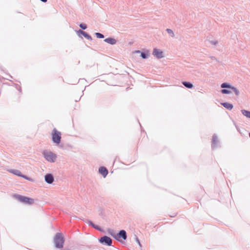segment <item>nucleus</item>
I'll return each instance as SVG.
<instances>
[{"mask_svg": "<svg viewBox=\"0 0 250 250\" xmlns=\"http://www.w3.org/2000/svg\"><path fill=\"white\" fill-rule=\"evenodd\" d=\"M215 140H216V138L213 137V140H212L213 143H214L215 142Z\"/></svg>", "mask_w": 250, "mask_h": 250, "instance_id": "obj_29", "label": "nucleus"}, {"mask_svg": "<svg viewBox=\"0 0 250 250\" xmlns=\"http://www.w3.org/2000/svg\"><path fill=\"white\" fill-rule=\"evenodd\" d=\"M221 92L223 94H229L231 92L230 90H227V89H222L221 90Z\"/></svg>", "mask_w": 250, "mask_h": 250, "instance_id": "obj_21", "label": "nucleus"}, {"mask_svg": "<svg viewBox=\"0 0 250 250\" xmlns=\"http://www.w3.org/2000/svg\"><path fill=\"white\" fill-rule=\"evenodd\" d=\"M231 89L232 90V91L235 93V94L236 95H239V90L237 88H235L234 87H231Z\"/></svg>", "mask_w": 250, "mask_h": 250, "instance_id": "obj_20", "label": "nucleus"}, {"mask_svg": "<svg viewBox=\"0 0 250 250\" xmlns=\"http://www.w3.org/2000/svg\"><path fill=\"white\" fill-rule=\"evenodd\" d=\"M108 232L109 233H110V234L113 237V236H114L115 235H116V234L115 233L114 230L113 229H109V230H108Z\"/></svg>", "mask_w": 250, "mask_h": 250, "instance_id": "obj_22", "label": "nucleus"}, {"mask_svg": "<svg viewBox=\"0 0 250 250\" xmlns=\"http://www.w3.org/2000/svg\"><path fill=\"white\" fill-rule=\"evenodd\" d=\"M79 26L81 28H82L83 30H85L87 28V25L86 24L82 23L79 25Z\"/></svg>", "mask_w": 250, "mask_h": 250, "instance_id": "obj_19", "label": "nucleus"}, {"mask_svg": "<svg viewBox=\"0 0 250 250\" xmlns=\"http://www.w3.org/2000/svg\"><path fill=\"white\" fill-rule=\"evenodd\" d=\"M21 177H23L25 179L28 180L29 181H32V180L31 178L28 177L26 175H23V174H22V176H21Z\"/></svg>", "mask_w": 250, "mask_h": 250, "instance_id": "obj_24", "label": "nucleus"}, {"mask_svg": "<svg viewBox=\"0 0 250 250\" xmlns=\"http://www.w3.org/2000/svg\"><path fill=\"white\" fill-rule=\"evenodd\" d=\"M99 242L105 245H107L108 246H110L112 245V240L109 237L104 235L100 238L99 239Z\"/></svg>", "mask_w": 250, "mask_h": 250, "instance_id": "obj_6", "label": "nucleus"}, {"mask_svg": "<svg viewBox=\"0 0 250 250\" xmlns=\"http://www.w3.org/2000/svg\"><path fill=\"white\" fill-rule=\"evenodd\" d=\"M135 52H136V53H141V52H141V51H140V50H137V51H136Z\"/></svg>", "mask_w": 250, "mask_h": 250, "instance_id": "obj_31", "label": "nucleus"}, {"mask_svg": "<svg viewBox=\"0 0 250 250\" xmlns=\"http://www.w3.org/2000/svg\"><path fill=\"white\" fill-rule=\"evenodd\" d=\"M95 34L97 38L103 39L104 37V35L103 34L99 32H96L95 33Z\"/></svg>", "mask_w": 250, "mask_h": 250, "instance_id": "obj_17", "label": "nucleus"}, {"mask_svg": "<svg viewBox=\"0 0 250 250\" xmlns=\"http://www.w3.org/2000/svg\"><path fill=\"white\" fill-rule=\"evenodd\" d=\"M241 112L242 114L245 116L246 117L250 118V111L246 110H242Z\"/></svg>", "mask_w": 250, "mask_h": 250, "instance_id": "obj_14", "label": "nucleus"}, {"mask_svg": "<svg viewBox=\"0 0 250 250\" xmlns=\"http://www.w3.org/2000/svg\"><path fill=\"white\" fill-rule=\"evenodd\" d=\"M85 31L82 30H81V29H79L78 31H77V33L79 34H81L83 35V32H84Z\"/></svg>", "mask_w": 250, "mask_h": 250, "instance_id": "obj_27", "label": "nucleus"}, {"mask_svg": "<svg viewBox=\"0 0 250 250\" xmlns=\"http://www.w3.org/2000/svg\"><path fill=\"white\" fill-rule=\"evenodd\" d=\"M135 240H136V241L137 242V243L140 246H141V243H140V242L139 241V238L136 236L135 237Z\"/></svg>", "mask_w": 250, "mask_h": 250, "instance_id": "obj_26", "label": "nucleus"}, {"mask_svg": "<svg viewBox=\"0 0 250 250\" xmlns=\"http://www.w3.org/2000/svg\"><path fill=\"white\" fill-rule=\"evenodd\" d=\"M183 84L186 86L187 87V88H191L193 87V85L192 83H189V82H183Z\"/></svg>", "mask_w": 250, "mask_h": 250, "instance_id": "obj_15", "label": "nucleus"}, {"mask_svg": "<svg viewBox=\"0 0 250 250\" xmlns=\"http://www.w3.org/2000/svg\"><path fill=\"white\" fill-rule=\"evenodd\" d=\"M93 228L99 231H102L101 228L97 225H95V224Z\"/></svg>", "mask_w": 250, "mask_h": 250, "instance_id": "obj_23", "label": "nucleus"}, {"mask_svg": "<svg viewBox=\"0 0 250 250\" xmlns=\"http://www.w3.org/2000/svg\"><path fill=\"white\" fill-rule=\"evenodd\" d=\"M12 172L14 174L17 175L19 177L22 176V174H21V172L19 170H17V169L12 170Z\"/></svg>", "mask_w": 250, "mask_h": 250, "instance_id": "obj_12", "label": "nucleus"}, {"mask_svg": "<svg viewBox=\"0 0 250 250\" xmlns=\"http://www.w3.org/2000/svg\"><path fill=\"white\" fill-rule=\"evenodd\" d=\"M152 54L158 59H161L163 57V52L157 48L153 49Z\"/></svg>", "mask_w": 250, "mask_h": 250, "instance_id": "obj_8", "label": "nucleus"}, {"mask_svg": "<svg viewBox=\"0 0 250 250\" xmlns=\"http://www.w3.org/2000/svg\"><path fill=\"white\" fill-rule=\"evenodd\" d=\"M45 181L49 184H51L53 183L54 181V178L53 175L50 173H47L44 176Z\"/></svg>", "mask_w": 250, "mask_h": 250, "instance_id": "obj_7", "label": "nucleus"}, {"mask_svg": "<svg viewBox=\"0 0 250 250\" xmlns=\"http://www.w3.org/2000/svg\"><path fill=\"white\" fill-rule=\"evenodd\" d=\"M113 238L115 239L116 240L121 242L120 238L123 239L125 240L127 238V233L125 230L122 229L119 231V232L114 236H113Z\"/></svg>", "mask_w": 250, "mask_h": 250, "instance_id": "obj_5", "label": "nucleus"}, {"mask_svg": "<svg viewBox=\"0 0 250 250\" xmlns=\"http://www.w3.org/2000/svg\"><path fill=\"white\" fill-rule=\"evenodd\" d=\"M41 1L43 2H47V0H40Z\"/></svg>", "mask_w": 250, "mask_h": 250, "instance_id": "obj_30", "label": "nucleus"}, {"mask_svg": "<svg viewBox=\"0 0 250 250\" xmlns=\"http://www.w3.org/2000/svg\"><path fill=\"white\" fill-rule=\"evenodd\" d=\"M222 104L225 107V108L231 110L232 109L233 106L232 104L228 103H222Z\"/></svg>", "mask_w": 250, "mask_h": 250, "instance_id": "obj_11", "label": "nucleus"}, {"mask_svg": "<svg viewBox=\"0 0 250 250\" xmlns=\"http://www.w3.org/2000/svg\"><path fill=\"white\" fill-rule=\"evenodd\" d=\"M83 36H84L85 38H86L87 40L92 41V38L90 35H89L86 32H83Z\"/></svg>", "mask_w": 250, "mask_h": 250, "instance_id": "obj_16", "label": "nucleus"}, {"mask_svg": "<svg viewBox=\"0 0 250 250\" xmlns=\"http://www.w3.org/2000/svg\"><path fill=\"white\" fill-rule=\"evenodd\" d=\"M43 155L47 161L51 163L54 162L57 157L56 154L51 151H44Z\"/></svg>", "mask_w": 250, "mask_h": 250, "instance_id": "obj_4", "label": "nucleus"}, {"mask_svg": "<svg viewBox=\"0 0 250 250\" xmlns=\"http://www.w3.org/2000/svg\"><path fill=\"white\" fill-rule=\"evenodd\" d=\"M87 223L89 224V226H91L92 228L94 226V224L91 221L88 220Z\"/></svg>", "mask_w": 250, "mask_h": 250, "instance_id": "obj_25", "label": "nucleus"}, {"mask_svg": "<svg viewBox=\"0 0 250 250\" xmlns=\"http://www.w3.org/2000/svg\"><path fill=\"white\" fill-rule=\"evenodd\" d=\"M249 136H250V133L249 134Z\"/></svg>", "mask_w": 250, "mask_h": 250, "instance_id": "obj_32", "label": "nucleus"}, {"mask_svg": "<svg viewBox=\"0 0 250 250\" xmlns=\"http://www.w3.org/2000/svg\"><path fill=\"white\" fill-rule=\"evenodd\" d=\"M167 32L169 34H170L171 33H172V29H170L167 28Z\"/></svg>", "mask_w": 250, "mask_h": 250, "instance_id": "obj_28", "label": "nucleus"}, {"mask_svg": "<svg viewBox=\"0 0 250 250\" xmlns=\"http://www.w3.org/2000/svg\"><path fill=\"white\" fill-rule=\"evenodd\" d=\"M221 87L222 88H230L231 89V86L228 84L227 83H223L221 84Z\"/></svg>", "mask_w": 250, "mask_h": 250, "instance_id": "obj_18", "label": "nucleus"}, {"mask_svg": "<svg viewBox=\"0 0 250 250\" xmlns=\"http://www.w3.org/2000/svg\"><path fill=\"white\" fill-rule=\"evenodd\" d=\"M104 41L111 45L115 44L117 42V41L113 38H107L104 40Z\"/></svg>", "mask_w": 250, "mask_h": 250, "instance_id": "obj_10", "label": "nucleus"}, {"mask_svg": "<svg viewBox=\"0 0 250 250\" xmlns=\"http://www.w3.org/2000/svg\"><path fill=\"white\" fill-rule=\"evenodd\" d=\"M99 172L103 175L104 177H105L108 173L107 169L104 167H101L99 168Z\"/></svg>", "mask_w": 250, "mask_h": 250, "instance_id": "obj_9", "label": "nucleus"}, {"mask_svg": "<svg viewBox=\"0 0 250 250\" xmlns=\"http://www.w3.org/2000/svg\"><path fill=\"white\" fill-rule=\"evenodd\" d=\"M148 52H142L141 53V57L144 59H147L148 57Z\"/></svg>", "mask_w": 250, "mask_h": 250, "instance_id": "obj_13", "label": "nucleus"}, {"mask_svg": "<svg viewBox=\"0 0 250 250\" xmlns=\"http://www.w3.org/2000/svg\"><path fill=\"white\" fill-rule=\"evenodd\" d=\"M52 140L54 143L59 144L61 141V133L54 128L52 132Z\"/></svg>", "mask_w": 250, "mask_h": 250, "instance_id": "obj_3", "label": "nucleus"}, {"mask_svg": "<svg viewBox=\"0 0 250 250\" xmlns=\"http://www.w3.org/2000/svg\"><path fill=\"white\" fill-rule=\"evenodd\" d=\"M64 239L61 233H57L54 238V243L56 248L62 249L63 247Z\"/></svg>", "mask_w": 250, "mask_h": 250, "instance_id": "obj_2", "label": "nucleus"}, {"mask_svg": "<svg viewBox=\"0 0 250 250\" xmlns=\"http://www.w3.org/2000/svg\"><path fill=\"white\" fill-rule=\"evenodd\" d=\"M13 196L15 199L24 204L31 205L34 202L33 199L21 195L14 194Z\"/></svg>", "mask_w": 250, "mask_h": 250, "instance_id": "obj_1", "label": "nucleus"}]
</instances>
